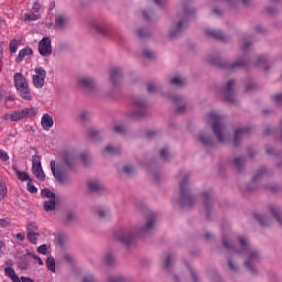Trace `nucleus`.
I'll return each instance as SVG.
<instances>
[{
  "label": "nucleus",
  "instance_id": "nucleus-29",
  "mask_svg": "<svg viewBox=\"0 0 282 282\" xmlns=\"http://www.w3.org/2000/svg\"><path fill=\"white\" fill-rule=\"evenodd\" d=\"M245 133H248V130L246 129H238L236 130V133H235V140L236 142L240 139V138H243V134Z\"/></svg>",
  "mask_w": 282,
  "mask_h": 282
},
{
  "label": "nucleus",
  "instance_id": "nucleus-2",
  "mask_svg": "<svg viewBox=\"0 0 282 282\" xmlns=\"http://www.w3.org/2000/svg\"><path fill=\"white\" fill-rule=\"evenodd\" d=\"M51 171L56 182L65 184V182H67V177H69V172L72 171V159H69V155L63 154L62 159L57 161V167L56 161L52 160Z\"/></svg>",
  "mask_w": 282,
  "mask_h": 282
},
{
  "label": "nucleus",
  "instance_id": "nucleus-3",
  "mask_svg": "<svg viewBox=\"0 0 282 282\" xmlns=\"http://www.w3.org/2000/svg\"><path fill=\"white\" fill-rule=\"evenodd\" d=\"M240 245L242 249L236 252L237 254H246L247 260L245 261V267L247 268V270H249V272H251V274H254V272H257L254 265L259 261V252L250 247L247 238L241 237Z\"/></svg>",
  "mask_w": 282,
  "mask_h": 282
},
{
  "label": "nucleus",
  "instance_id": "nucleus-5",
  "mask_svg": "<svg viewBox=\"0 0 282 282\" xmlns=\"http://www.w3.org/2000/svg\"><path fill=\"white\" fill-rule=\"evenodd\" d=\"M13 80L19 96L23 98V100H32V93H30V85L28 84L25 76L21 73H15Z\"/></svg>",
  "mask_w": 282,
  "mask_h": 282
},
{
  "label": "nucleus",
  "instance_id": "nucleus-8",
  "mask_svg": "<svg viewBox=\"0 0 282 282\" xmlns=\"http://www.w3.org/2000/svg\"><path fill=\"white\" fill-rule=\"evenodd\" d=\"M41 195L44 199H48L44 202V210H46L47 213H50L51 210H54L56 208V194L45 188V189H42Z\"/></svg>",
  "mask_w": 282,
  "mask_h": 282
},
{
  "label": "nucleus",
  "instance_id": "nucleus-18",
  "mask_svg": "<svg viewBox=\"0 0 282 282\" xmlns=\"http://www.w3.org/2000/svg\"><path fill=\"white\" fill-rule=\"evenodd\" d=\"M67 17L65 15H57L55 19V28H57V30H63V28H65V25H67Z\"/></svg>",
  "mask_w": 282,
  "mask_h": 282
},
{
  "label": "nucleus",
  "instance_id": "nucleus-25",
  "mask_svg": "<svg viewBox=\"0 0 282 282\" xmlns=\"http://www.w3.org/2000/svg\"><path fill=\"white\" fill-rule=\"evenodd\" d=\"M14 171L20 182H30V175L28 173L21 172L17 167L14 169Z\"/></svg>",
  "mask_w": 282,
  "mask_h": 282
},
{
  "label": "nucleus",
  "instance_id": "nucleus-57",
  "mask_svg": "<svg viewBox=\"0 0 282 282\" xmlns=\"http://www.w3.org/2000/svg\"><path fill=\"white\" fill-rule=\"evenodd\" d=\"M124 171H126V173H131V171H133V169H132V167H129V166H126V167H124Z\"/></svg>",
  "mask_w": 282,
  "mask_h": 282
},
{
  "label": "nucleus",
  "instance_id": "nucleus-51",
  "mask_svg": "<svg viewBox=\"0 0 282 282\" xmlns=\"http://www.w3.org/2000/svg\"><path fill=\"white\" fill-rule=\"evenodd\" d=\"M17 239H18L19 241H23V240L25 239V234H18V235H17Z\"/></svg>",
  "mask_w": 282,
  "mask_h": 282
},
{
  "label": "nucleus",
  "instance_id": "nucleus-15",
  "mask_svg": "<svg viewBox=\"0 0 282 282\" xmlns=\"http://www.w3.org/2000/svg\"><path fill=\"white\" fill-rule=\"evenodd\" d=\"M32 54H34V52L30 47L20 50L18 56L15 57V63H23V61L29 58V56H32Z\"/></svg>",
  "mask_w": 282,
  "mask_h": 282
},
{
  "label": "nucleus",
  "instance_id": "nucleus-12",
  "mask_svg": "<svg viewBox=\"0 0 282 282\" xmlns=\"http://www.w3.org/2000/svg\"><path fill=\"white\" fill-rule=\"evenodd\" d=\"M77 85L86 91H94L96 89V80L91 77H82L77 80Z\"/></svg>",
  "mask_w": 282,
  "mask_h": 282
},
{
  "label": "nucleus",
  "instance_id": "nucleus-48",
  "mask_svg": "<svg viewBox=\"0 0 282 282\" xmlns=\"http://www.w3.org/2000/svg\"><path fill=\"white\" fill-rule=\"evenodd\" d=\"M274 100H275V102H276L278 105H282V95H276V96L274 97Z\"/></svg>",
  "mask_w": 282,
  "mask_h": 282
},
{
  "label": "nucleus",
  "instance_id": "nucleus-47",
  "mask_svg": "<svg viewBox=\"0 0 282 282\" xmlns=\"http://www.w3.org/2000/svg\"><path fill=\"white\" fill-rule=\"evenodd\" d=\"M200 141L203 144H208V142H210V137H200Z\"/></svg>",
  "mask_w": 282,
  "mask_h": 282
},
{
  "label": "nucleus",
  "instance_id": "nucleus-17",
  "mask_svg": "<svg viewBox=\"0 0 282 282\" xmlns=\"http://www.w3.org/2000/svg\"><path fill=\"white\" fill-rule=\"evenodd\" d=\"M121 74H122V69H120V67L112 68L109 75L110 83H112V85H116L117 80H120Z\"/></svg>",
  "mask_w": 282,
  "mask_h": 282
},
{
  "label": "nucleus",
  "instance_id": "nucleus-6",
  "mask_svg": "<svg viewBox=\"0 0 282 282\" xmlns=\"http://www.w3.org/2000/svg\"><path fill=\"white\" fill-rule=\"evenodd\" d=\"M35 113L36 110L34 108H25L7 113L3 116V119L9 120L10 122H19V120H24V118H32Z\"/></svg>",
  "mask_w": 282,
  "mask_h": 282
},
{
  "label": "nucleus",
  "instance_id": "nucleus-62",
  "mask_svg": "<svg viewBox=\"0 0 282 282\" xmlns=\"http://www.w3.org/2000/svg\"><path fill=\"white\" fill-rule=\"evenodd\" d=\"M177 111H184V108L178 107V108H177Z\"/></svg>",
  "mask_w": 282,
  "mask_h": 282
},
{
  "label": "nucleus",
  "instance_id": "nucleus-35",
  "mask_svg": "<svg viewBox=\"0 0 282 282\" xmlns=\"http://www.w3.org/2000/svg\"><path fill=\"white\" fill-rule=\"evenodd\" d=\"M0 160H2V162H8V160H10V155H8V152L1 149H0Z\"/></svg>",
  "mask_w": 282,
  "mask_h": 282
},
{
  "label": "nucleus",
  "instance_id": "nucleus-10",
  "mask_svg": "<svg viewBox=\"0 0 282 282\" xmlns=\"http://www.w3.org/2000/svg\"><path fill=\"white\" fill-rule=\"evenodd\" d=\"M32 172L37 180H41V182H44L45 180V172H43V166L41 165V156L34 155L32 158Z\"/></svg>",
  "mask_w": 282,
  "mask_h": 282
},
{
  "label": "nucleus",
  "instance_id": "nucleus-52",
  "mask_svg": "<svg viewBox=\"0 0 282 282\" xmlns=\"http://www.w3.org/2000/svg\"><path fill=\"white\" fill-rule=\"evenodd\" d=\"M171 261H173V257H167L165 260V267L169 268V265L171 264Z\"/></svg>",
  "mask_w": 282,
  "mask_h": 282
},
{
  "label": "nucleus",
  "instance_id": "nucleus-28",
  "mask_svg": "<svg viewBox=\"0 0 282 282\" xmlns=\"http://www.w3.org/2000/svg\"><path fill=\"white\" fill-rule=\"evenodd\" d=\"M28 239L29 241H31V243H36V241L39 240V234L37 232H28Z\"/></svg>",
  "mask_w": 282,
  "mask_h": 282
},
{
  "label": "nucleus",
  "instance_id": "nucleus-31",
  "mask_svg": "<svg viewBox=\"0 0 282 282\" xmlns=\"http://www.w3.org/2000/svg\"><path fill=\"white\" fill-rule=\"evenodd\" d=\"M106 155H112V153H118V150L115 149L112 145H107L104 150Z\"/></svg>",
  "mask_w": 282,
  "mask_h": 282
},
{
  "label": "nucleus",
  "instance_id": "nucleus-16",
  "mask_svg": "<svg viewBox=\"0 0 282 282\" xmlns=\"http://www.w3.org/2000/svg\"><path fill=\"white\" fill-rule=\"evenodd\" d=\"M184 28H186V21L177 22V24L170 30L171 39H175V36H177V34H180V32H182V30H184Z\"/></svg>",
  "mask_w": 282,
  "mask_h": 282
},
{
  "label": "nucleus",
  "instance_id": "nucleus-21",
  "mask_svg": "<svg viewBox=\"0 0 282 282\" xmlns=\"http://www.w3.org/2000/svg\"><path fill=\"white\" fill-rule=\"evenodd\" d=\"M46 268L47 270H50L51 272H56V260L54 259V257L50 256L46 259Z\"/></svg>",
  "mask_w": 282,
  "mask_h": 282
},
{
  "label": "nucleus",
  "instance_id": "nucleus-45",
  "mask_svg": "<svg viewBox=\"0 0 282 282\" xmlns=\"http://www.w3.org/2000/svg\"><path fill=\"white\" fill-rule=\"evenodd\" d=\"M169 155V150L167 149H162L161 150V158H163V160H166Z\"/></svg>",
  "mask_w": 282,
  "mask_h": 282
},
{
  "label": "nucleus",
  "instance_id": "nucleus-34",
  "mask_svg": "<svg viewBox=\"0 0 282 282\" xmlns=\"http://www.w3.org/2000/svg\"><path fill=\"white\" fill-rule=\"evenodd\" d=\"M39 227L36 226V223L31 221L26 226V230L28 232H34V230H36Z\"/></svg>",
  "mask_w": 282,
  "mask_h": 282
},
{
  "label": "nucleus",
  "instance_id": "nucleus-60",
  "mask_svg": "<svg viewBox=\"0 0 282 282\" xmlns=\"http://www.w3.org/2000/svg\"><path fill=\"white\" fill-rule=\"evenodd\" d=\"M53 8H56V2H51L50 10H53Z\"/></svg>",
  "mask_w": 282,
  "mask_h": 282
},
{
  "label": "nucleus",
  "instance_id": "nucleus-33",
  "mask_svg": "<svg viewBox=\"0 0 282 282\" xmlns=\"http://www.w3.org/2000/svg\"><path fill=\"white\" fill-rule=\"evenodd\" d=\"M26 186L29 193H39V188H36V186H34V183H32L31 181L28 182Z\"/></svg>",
  "mask_w": 282,
  "mask_h": 282
},
{
  "label": "nucleus",
  "instance_id": "nucleus-64",
  "mask_svg": "<svg viewBox=\"0 0 282 282\" xmlns=\"http://www.w3.org/2000/svg\"><path fill=\"white\" fill-rule=\"evenodd\" d=\"M203 197H208V193H204V194H203Z\"/></svg>",
  "mask_w": 282,
  "mask_h": 282
},
{
  "label": "nucleus",
  "instance_id": "nucleus-22",
  "mask_svg": "<svg viewBox=\"0 0 282 282\" xmlns=\"http://www.w3.org/2000/svg\"><path fill=\"white\" fill-rule=\"evenodd\" d=\"M39 19H41V13H34L33 10L24 14V21H39Z\"/></svg>",
  "mask_w": 282,
  "mask_h": 282
},
{
  "label": "nucleus",
  "instance_id": "nucleus-11",
  "mask_svg": "<svg viewBox=\"0 0 282 282\" xmlns=\"http://www.w3.org/2000/svg\"><path fill=\"white\" fill-rule=\"evenodd\" d=\"M39 52L42 56H50L52 54V40L43 37L39 43Z\"/></svg>",
  "mask_w": 282,
  "mask_h": 282
},
{
  "label": "nucleus",
  "instance_id": "nucleus-43",
  "mask_svg": "<svg viewBox=\"0 0 282 282\" xmlns=\"http://www.w3.org/2000/svg\"><path fill=\"white\" fill-rule=\"evenodd\" d=\"M109 282H126V280L122 276H116V278H111Z\"/></svg>",
  "mask_w": 282,
  "mask_h": 282
},
{
  "label": "nucleus",
  "instance_id": "nucleus-1",
  "mask_svg": "<svg viewBox=\"0 0 282 282\" xmlns=\"http://www.w3.org/2000/svg\"><path fill=\"white\" fill-rule=\"evenodd\" d=\"M155 228V219L151 218L147 220L145 225H137L132 230H121L118 234L119 241L129 246L133 241L134 237H140L142 235H148L151 230Z\"/></svg>",
  "mask_w": 282,
  "mask_h": 282
},
{
  "label": "nucleus",
  "instance_id": "nucleus-42",
  "mask_svg": "<svg viewBox=\"0 0 282 282\" xmlns=\"http://www.w3.org/2000/svg\"><path fill=\"white\" fill-rule=\"evenodd\" d=\"M143 56H145V58H153V51L151 50H145L143 52Z\"/></svg>",
  "mask_w": 282,
  "mask_h": 282
},
{
  "label": "nucleus",
  "instance_id": "nucleus-53",
  "mask_svg": "<svg viewBox=\"0 0 282 282\" xmlns=\"http://www.w3.org/2000/svg\"><path fill=\"white\" fill-rule=\"evenodd\" d=\"M148 91H149L150 94H153V91H155V86H154V85H149V86H148Z\"/></svg>",
  "mask_w": 282,
  "mask_h": 282
},
{
  "label": "nucleus",
  "instance_id": "nucleus-36",
  "mask_svg": "<svg viewBox=\"0 0 282 282\" xmlns=\"http://www.w3.org/2000/svg\"><path fill=\"white\" fill-rule=\"evenodd\" d=\"M29 257H32V259H34L35 263L39 265H43V260L41 257L36 256L35 253H29Z\"/></svg>",
  "mask_w": 282,
  "mask_h": 282
},
{
  "label": "nucleus",
  "instance_id": "nucleus-46",
  "mask_svg": "<svg viewBox=\"0 0 282 282\" xmlns=\"http://www.w3.org/2000/svg\"><path fill=\"white\" fill-rule=\"evenodd\" d=\"M115 131L117 133H123L124 132V127H122V126H115Z\"/></svg>",
  "mask_w": 282,
  "mask_h": 282
},
{
  "label": "nucleus",
  "instance_id": "nucleus-13",
  "mask_svg": "<svg viewBox=\"0 0 282 282\" xmlns=\"http://www.w3.org/2000/svg\"><path fill=\"white\" fill-rule=\"evenodd\" d=\"M4 273L13 282H34V280H32L30 278H25V276L19 278V275L17 274V271H14V269H12L10 267L4 269Z\"/></svg>",
  "mask_w": 282,
  "mask_h": 282
},
{
  "label": "nucleus",
  "instance_id": "nucleus-14",
  "mask_svg": "<svg viewBox=\"0 0 282 282\" xmlns=\"http://www.w3.org/2000/svg\"><path fill=\"white\" fill-rule=\"evenodd\" d=\"M41 127L44 131H50L54 127V118L50 113H44L41 118Z\"/></svg>",
  "mask_w": 282,
  "mask_h": 282
},
{
  "label": "nucleus",
  "instance_id": "nucleus-49",
  "mask_svg": "<svg viewBox=\"0 0 282 282\" xmlns=\"http://www.w3.org/2000/svg\"><path fill=\"white\" fill-rule=\"evenodd\" d=\"M228 263H229L230 270H232L234 272H236L237 265H235V264L232 263V260H229Z\"/></svg>",
  "mask_w": 282,
  "mask_h": 282
},
{
  "label": "nucleus",
  "instance_id": "nucleus-41",
  "mask_svg": "<svg viewBox=\"0 0 282 282\" xmlns=\"http://www.w3.org/2000/svg\"><path fill=\"white\" fill-rule=\"evenodd\" d=\"M245 162H246V160L243 158L235 160V164H236L237 169H241V165H243Z\"/></svg>",
  "mask_w": 282,
  "mask_h": 282
},
{
  "label": "nucleus",
  "instance_id": "nucleus-38",
  "mask_svg": "<svg viewBox=\"0 0 282 282\" xmlns=\"http://www.w3.org/2000/svg\"><path fill=\"white\" fill-rule=\"evenodd\" d=\"M173 85H184L185 80L182 77H174L172 79Z\"/></svg>",
  "mask_w": 282,
  "mask_h": 282
},
{
  "label": "nucleus",
  "instance_id": "nucleus-26",
  "mask_svg": "<svg viewBox=\"0 0 282 282\" xmlns=\"http://www.w3.org/2000/svg\"><path fill=\"white\" fill-rule=\"evenodd\" d=\"M9 50L11 54H17V50H19V41L12 40L9 44Z\"/></svg>",
  "mask_w": 282,
  "mask_h": 282
},
{
  "label": "nucleus",
  "instance_id": "nucleus-55",
  "mask_svg": "<svg viewBox=\"0 0 282 282\" xmlns=\"http://www.w3.org/2000/svg\"><path fill=\"white\" fill-rule=\"evenodd\" d=\"M241 65H243L242 63H235L232 64L230 67L235 68V67H241Z\"/></svg>",
  "mask_w": 282,
  "mask_h": 282
},
{
  "label": "nucleus",
  "instance_id": "nucleus-27",
  "mask_svg": "<svg viewBox=\"0 0 282 282\" xmlns=\"http://www.w3.org/2000/svg\"><path fill=\"white\" fill-rule=\"evenodd\" d=\"M206 34H208V36H213L214 39H221V33L217 30L207 29Z\"/></svg>",
  "mask_w": 282,
  "mask_h": 282
},
{
  "label": "nucleus",
  "instance_id": "nucleus-20",
  "mask_svg": "<svg viewBox=\"0 0 282 282\" xmlns=\"http://www.w3.org/2000/svg\"><path fill=\"white\" fill-rule=\"evenodd\" d=\"M89 191L98 192L100 188H102V184L98 180L89 181L88 183Z\"/></svg>",
  "mask_w": 282,
  "mask_h": 282
},
{
  "label": "nucleus",
  "instance_id": "nucleus-39",
  "mask_svg": "<svg viewBox=\"0 0 282 282\" xmlns=\"http://www.w3.org/2000/svg\"><path fill=\"white\" fill-rule=\"evenodd\" d=\"M40 254H47V245H42L37 248Z\"/></svg>",
  "mask_w": 282,
  "mask_h": 282
},
{
  "label": "nucleus",
  "instance_id": "nucleus-30",
  "mask_svg": "<svg viewBox=\"0 0 282 282\" xmlns=\"http://www.w3.org/2000/svg\"><path fill=\"white\" fill-rule=\"evenodd\" d=\"M41 10H43V6L39 2H34L31 11H33L35 14H41Z\"/></svg>",
  "mask_w": 282,
  "mask_h": 282
},
{
  "label": "nucleus",
  "instance_id": "nucleus-58",
  "mask_svg": "<svg viewBox=\"0 0 282 282\" xmlns=\"http://www.w3.org/2000/svg\"><path fill=\"white\" fill-rule=\"evenodd\" d=\"M3 58V46L0 45V61Z\"/></svg>",
  "mask_w": 282,
  "mask_h": 282
},
{
  "label": "nucleus",
  "instance_id": "nucleus-32",
  "mask_svg": "<svg viewBox=\"0 0 282 282\" xmlns=\"http://www.w3.org/2000/svg\"><path fill=\"white\" fill-rule=\"evenodd\" d=\"M271 213H272L273 217L276 219V221H279V224H282L281 210H279V208H276V209H272Z\"/></svg>",
  "mask_w": 282,
  "mask_h": 282
},
{
  "label": "nucleus",
  "instance_id": "nucleus-63",
  "mask_svg": "<svg viewBox=\"0 0 282 282\" xmlns=\"http://www.w3.org/2000/svg\"><path fill=\"white\" fill-rule=\"evenodd\" d=\"M174 102H177L178 98L177 97H173Z\"/></svg>",
  "mask_w": 282,
  "mask_h": 282
},
{
  "label": "nucleus",
  "instance_id": "nucleus-59",
  "mask_svg": "<svg viewBox=\"0 0 282 282\" xmlns=\"http://www.w3.org/2000/svg\"><path fill=\"white\" fill-rule=\"evenodd\" d=\"M64 259H65V261H67L68 263H69V261H72V258L69 257V254H66V256L64 257Z\"/></svg>",
  "mask_w": 282,
  "mask_h": 282
},
{
  "label": "nucleus",
  "instance_id": "nucleus-24",
  "mask_svg": "<svg viewBox=\"0 0 282 282\" xmlns=\"http://www.w3.org/2000/svg\"><path fill=\"white\" fill-rule=\"evenodd\" d=\"M95 215L99 217V219H104V217L109 215V209L105 207H98L97 209L94 210Z\"/></svg>",
  "mask_w": 282,
  "mask_h": 282
},
{
  "label": "nucleus",
  "instance_id": "nucleus-23",
  "mask_svg": "<svg viewBox=\"0 0 282 282\" xmlns=\"http://www.w3.org/2000/svg\"><path fill=\"white\" fill-rule=\"evenodd\" d=\"M90 28L96 32H98L99 34H107V30L105 29V26H102V24L98 22L90 23Z\"/></svg>",
  "mask_w": 282,
  "mask_h": 282
},
{
  "label": "nucleus",
  "instance_id": "nucleus-54",
  "mask_svg": "<svg viewBox=\"0 0 282 282\" xmlns=\"http://www.w3.org/2000/svg\"><path fill=\"white\" fill-rule=\"evenodd\" d=\"M156 6H162V3H166V0H154Z\"/></svg>",
  "mask_w": 282,
  "mask_h": 282
},
{
  "label": "nucleus",
  "instance_id": "nucleus-40",
  "mask_svg": "<svg viewBox=\"0 0 282 282\" xmlns=\"http://www.w3.org/2000/svg\"><path fill=\"white\" fill-rule=\"evenodd\" d=\"M0 226L1 228H8V226H10V219L8 218L0 219Z\"/></svg>",
  "mask_w": 282,
  "mask_h": 282
},
{
  "label": "nucleus",
  "instance_id": "nucleus-56",
  "mask_svg": "<svg viewBox=\"0 0 282 282\" xmlns=\"http://www.w3.org/2000/svg\"><path fill=\"white\" fill-rule=\"evenodd\" d=\"M224 245H225L226 248H228V250H232V247H230V245L228 243V241L225 240V241H224Z\"/></svg>",
  "mask_w": 282,
  "mask_h": 282
},
{
  "label": "nucleus",
  "instance_id": "nucleus-37",
  "mask_svg": "<svg viewBox=\"0 0 282 282\" xmlns=\"http://www.w3.org/2000/svg\"><path fill=\"white\" fill-rule=\"evenodd\" d=\"M0 195H2L3 197H6V195H8V187H6V184L0 182Z\"/></svg>",
  "mask_w": 282,
  "mask_h": 282
},
{
  "label": "nucleus",
  "instance_id": "nucleus-9",
  "mask_svg": "<svg viewBox=\"0 0 282 282\" xmlns=\"http://www.w3.org/2000/svg\"><path fill=\"white\" fill-rule=\"evenodd\" d=\"M181 206H193V195H191V189L188 183L181 184Z\"/></svg>",
  "mask_w": 282,
  "mask_h": 282
},
{
  "label": "nucleus",
  "instance_id": "nucleus-19",
  "mask_svg": "<svg viewBox=\"0 0 282 282\" xmlns=\"http://www.w3.org/2000/svg\"><path fill=\"white\" fill-rule=\"evenodd\" d=\"M232 87H235V80H229L225 89L226 100L228 102H232V98L229 97L232 94Z\"/></svg>",
  "mask_w": 282,
  "mask_h": 282
},
{
  "label": "nucleus",
  "instance_id": "nucleus-50",
  "mask_svg": "<svg viewBox=\"0 0 282 282\" xmlns=\"http://www.w3.org/2000/svg\"><path fill=\"white\" fill-rule=\"evenodd\" d=\"M3 248H6V242H0V257H3Z\"/></svg>",
  "mask_w": 282,
  "mask_h": 282
},
{
  "label": "nucleus",
  "instance_id": "nucleus-61",
  "mask_svg": "<svg viewBox=\"0 0 282 282\" xmlns=\"http://www.w3.org/2000/svg\"><path fill=\"white\" fill-rule=\"evenodd\" d=\"M258 220H259L260 224H262V225H265V224H267L265 220H263V219H261V218H258Z\"/></svg>",
  "mask_w": 282,
  "mask_h": 282
},
{
  "label": "nucleus",
  "instance_id": "nucleus-7",
  "mask_svg": "<svg viewBox=\"0 0 282 282\" xmlns=\"http://www.w3.org/2000/svg\"><path fill=\"white\" fill-rule=\"evenodd\" d=\"M47 76V72L43 67H35L34 68V74L32 75V80L34 87L36 89H43L45 86V78Z\"/></svg>",
  "mask_w": 282,
  "mask_h": 282
},
{
  "label": "nucleus",
  "instance_id": "nucleus-4",
  "mask_svg": "<svg viewBox=\"0 0 282 282\" xmlns=\"http://www.w3.org/2000/svg\"><path fill=\"white\" fill-rule=\"evenodd\" d=\"M208 120L213 123V131L217 137L218 142H226L229 140L230 135L227 134L228 130L226 127H224V123H221L224 120L221 116H219L217 112H210L208 115Z\"/></svg>",
  "mask_w": 282,
  "mask_h": 282
},
{
  "label": "nucleus",
  "instance_id": "nucleus-44",
  "mask_svg": "<svg viewBox=\"0 0 282 282\" xmlns=\"http://www.w3.org/2000/svg\"><path fill=\"white\" fill-rule=\"evenodd\" d=\"M83 282H96V280H94V275H86L84 276Z\"/></svg>",
  "mask_w": 282,
  "mask_h": 282
}]
</instances>
